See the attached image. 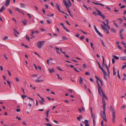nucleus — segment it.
I'll list each match as a JSON object with an SVG mask.
<instances>
[{"mask_svg": "<svg viewBox=\"0 0 126 126\" xmlns=\"http://www.w3.org/2000/svg\"><path fill=\"white\" fill-rule=\"evenodd\" d=\"M30 87H32V89H33L35 90L36 88V87L35 86H32V85H30Z\"/></svg>", "mask_w": 126, "mask_h": 126, "instance_id": "nucleus-39", "label": "nucleus"}, {"mask_svg": "<svg viewBox=\"0 0 126 126\" xmlns=\"http://www.w3.org/2000/svg\"><path fill=\"white\" fill-rule=\"evenodd\" d=\"M37 76V74L33 75H32L31 76L32 77H36Z\"/></svg>", "mask_w": 126, "mask_h": 126, "instance_id": "nucleus-61", "label": "nucleus"}, {"mask_svg": "<svg viewBox=\"0 0 126 126\" xmlns=\"http://www.w3.org/2000/svg\"><path fill=\"white\" fill-rule=\"evenodd\" d=\"M105 111H106L105 110L101 111L100 112V115L101 117L103 118L104 120L107 122V120L106 116Z\"/></svg>", "mask_w": 126, "mask_h": 126, "instance_id": "nucleus-3", "label": "nucleus"}, {"mask_svg": "<svg viewBox=\"0 0 126 126\" xmlns=\"http://www.w3.org/2000/svg\"><path fill=\"white\" fill-rule=\"evenodd\" d=\"M90 111H91V116L93 118V119H95V116L94 114H93V113L92 112V107H91L90 108Z\"/></svg>", "mask_w": 126, "mask_h": 126, "instance_id": "nucleus-7", "label": "nucleus"}, {"mask_svg": "<svg viewBox=\"0 0 126 126\" xmlns=\"http://www.w3.org/2000/svg\"><path fill=\"white\" fill-rule=\"evenodd\" d=\"M22 96L23 99L27 97V95H22Z\"/></svg>", "mask_w": 126, "mask_h": 126, "instance_id": "nucleus-35", "label": "nucleus"}, {"mask_svg": "<svg viewBox=\"0 0 126 126\" xmlns=\"http://www.w3.org/2000/svg\"><path fill=\"white\" fill-rule=\"evenodd\" d=\"M113 24L117 28L119 27V26L116 23L114 22V23Z\"/></svg>", "mask_w": 126, "mask_h": 126, "instance_id": "nucleus-33", "label": "nucleus"}, {"mask_svg": "<svg viewBox=\"0 0 126 126\" xmlns=\"http://www.w3.org/2000/svg\"><path fill=\"white\" fill-rule=\"evenodd\" d=\"M96 32L101 37L102 36V35L101 33L99 32L98 30Z\"/></svg>", "mask_w": 126, "mask_h": 126, "instance_id": "nucleus-20", "label": "nucleus"}, {"mask_svg": "<svg viewBox=\"0 0 126 126\" xmlns=\"http://www.w3.org/2000/svg\"><path fill=\"white\" fill-rule=\"evenodd\" d=\"M103 73L104 74V78L106 80H107V78L106 77V76L107 75V73L105 71V72H103Z\"/></svg>", "mask_w": 126, "mask_h": 126, "instance_id": "nucleus-16", "label": "nucleus"}, {"mask_svg": "<svg viewBox=\"0 0 126 126\" xmlns=\"http://www.w3.org/2000/svg\"><path fill=\"white\" fill-rule=\"evenodd\" d=\"M49 111H50L49 110H48L46 112V116H47V117H48V114H49Z\"/></svg>", "mask_w": 126, "mask_h": 126, "instance_id": "nucleus-25", "label": "nucleus"}, {"mask_svg": "<svg viewBox=\"0 0 126 126\" xmlns=\"http://www.w3.org/2000/svg\"><path fill=\"white\" fill-rule=\"evenodd\" d=\"M112 63H113L114 64L115 63V61L113 58H112Z\"/></svg>", "mask_w": 126, "mask_h": 126, "instance_id": "nucleus-49", "label": "nucleus"}, {"mask_svg": "<svg viewBox=\"0 0 126 126\" xmlns=\"http://www.w3.org/2000/svg\"><path fill=\"white\" fill-rule=\"evenodd\" d=\"M62 38L63 40H67L68 39V38L67 37L64 36L62 37Z\"/></svg>", "mask_w": 126, "mask_h": 126, "instance_id": "nucleus-36", "label": "nucleus"}, {"mask_svg": "<svg viewBox=\"0 0 126 126\" xmlns=\"http://www.w3.org/2000/svg\"><path fill=\"white\" fill-rule=\"evenodd\" d=\"M100 16H101L104 19L105 18L104 15L102 14Z\"/></svg>", "mask_w": 126, "mask_h": 126, "instance_id": "nucleus-58", "label": "nucleus"}, {"mask_svg": "<svg viewBox=\"0 0 126 126\" xmlns=\"http://www.w3.org/2000/svg\"><path fill=\"white\" fill-rule=\"evenodd\" d=\"M84 36H82V37H80L79 38L80 40H82L84 38Z\"/></svg>", "mask_w": 126, "mask_h": 126, "instance_id": "nucleus-52", "label": "nucleus"}, {"mask_svg": "<svg viewBox=\"0 0 126 126\" xmlns=\"http://www.w3.org/2000/svg\"><path fill=\"white\" fill-rule=\"evenodd\" d=\"M94 29H95V30L96 32L97 31H98V30L97 29V28H96V27L95 26V25H94Z\"/></svg>", "mask_w": 126, "mask_h": 126, "instance_id": "nucleus-42", "label": "nucleus"}, {"mask_svg": "<svg viewBox=\"0 0 126 126\" xmlns=\"http://www.w3.org/2000/svg\"><path fill=\"white\" fill-rule=\"evenodd\" d=\"M57 68L59 70L61 71H63V70L61 69L60 67H57Z\"/></svg>", "mask_w": 126, "mask_h": 126, "instance_id": "nucleus-57", "label": "nucleus"}, {"mask_svg": "<svg viewBox=\"0 0 126 126\" xmlns=\"http://www.w3.org/2000/svg\"><path fill=\"white\" fill-rule=\"evenodd\" d=\"M89 121L87 120H84V122H83V123L85 122L86 123H88Z\"/></svg>", "mask_w": 126, "mask_h": 126, "instance_id": "nucleus-60", "label": "nucleus"}, {"mask_svg": "<svg viewBox=\"0 0 126 126\" xmlns=\"http://www.w3.org/2000/svg\"><path fill=\"white\" fill-rule=\"evenodd\" d=\"M101 126H104V122L103 121V120H102L101 122Z\"/></svg>", "mask_w": 126, "mask_h": 126, "instance_id": "nucleus-62", "label": "nucleus"}, {"mask_svg": "<svg viewBox=\"0 0 126 126\" xmlns=\"http://www.w3.org/2000/svg\"><path fill=\"white\" fill-rule=\"evenodd\" d=\"M110 110L112 112V119L113 122L114 123H115L116 121L115 111L113 109L112 107L110 108Z\"/></svg>", "mask_w": 126, "mask_h": 126, "instance_id": "nucleus-2", "label": "nucleus"}, {"mask_svg": "<svg viewBox=\"0 0 126 126\" xmlns=\"http://www.w3.org/2000/svg\"><path fill=\"white\" fill-rule=\"evenodd\" d=\"M102 102L103 104L105 103L104 99L103 98H102Z\"/></svg>", "mask_w": 126, "mask_h": 126, "instance_id": "nucleus-55", "label": "nucleus"}, {"mask_svg": "<svg viewBox=\"0 0 126 126\" xmlns=\"http://www.w3.org/2000/svg\"><path fill=\"white\" fill-rule=\"evenodd\" d=\"M39 102L41 105H43L44 104V102L42 101H41L40 100H39Z\"/></svg>", "mask_w": 126, "mask_h": 126, "instance_id": "nucleus-28", "label": "nucleus"}, {"mask_svg": "<svg viewBox=\"0 0 126 126\" xmlns=\"http://www.w3.org/2000/svg\"><path fill=\"white\" fill-rule=\"evenodd\" d=\"M124 29H122L120 30V32H119V34H122L121 33L122 32L124 31Z\"/></svg>", "mask_w": 126, "mask_h": 126, "instance_id": "nucleus-43", "label": "nucleus"}, {"mask_svg": "<svg viewBox=\"0 0 126 126\" xmlns=\"http://www.w3.org/2000/svg\"><path fill=\"white\" fill-rule=\"evenodd\" d=\"M63 2L67 8H68L69 7L67 1L65 0H63Z\"/></svg>", "mask_w": 126, "mask_h": 126, "instance_id": "nucleus-6", "label": "nucleus"}, {"mask_svg": "<svg viewBox=\"0 0 126 126\" xmlns=\"http://www.w3.org/2000/svg\"><path fill=\"white\" fill-rule=\"evenodd\" d=\"M101 43H102V44L103 45V46L105 47H106V46L104 44V42L102 40H101Z\"/></svg>", "mask_w": 126, "mask_h": 126, "instance_id": "nucleus-41", "label": "nucleus"}, {"mask_svg": "<svg viewBox=\"0 0 126 126\" xmlns=\"http://www.w3.org/2000/svg\"><path fill=\"white\" fill-rule=\"evenodd\" d=\"M26 39H27L29 41H30V38L29 36H28L27 35H26Z\"/></svg>", "mask_w": 126, "mask_h": 126, "instance_id": "nucleus-30", "label": "nucleus"}, {"mask_svg": "<svg viewBox=\"0 0 126 126\" xmlns=\"http://www.w3.org/2000/svg\"><path fill=\"white\" fill-rule=\"evenodd\" d=\"M99 68L102 70V72L105 73V71L104 69L103 68L101 67V66L100 64L99 65Z\"/></svg>", "mask_w": 126, "mask_h": 126, "instance_id": "nucleus-14", "label": "nucleus"}, {"mask_svg": "<svg viewBox=\"0 0 126 126\" xmlns=\"http://www.w3.org/2000/svg\"><path fill=\"white\" fill-rule=\"evenodd\" d=\"M102 28L104 31H105L107 34H108L109 33V30L107 29L106 27H105L104 25L103 24H101Z\"/></svg>", "mask_w": 126, "mask_h": 126, "instance_id": "nucleus-5", "label": "nucleus"}, {"mask_svg": "<svg viewBox=\"0 0 126 126\" xmlns=\"http://www.w3.org/2000/svg\"><path fill=\"white\" fill-rule=\"evenodd\" d=\"M40 98H41V99H42V101L44 102H45V100L44 99V98L42 97H40Z\"/></svg>", "mask_w": 126, "mask_h": 126, "instance_id": "nucleus-48", "label": "nucleus"}, {"mask_svg": "<svg viewBox=\"0 0 126 126\" xmlns=\"http://www.w3.org/2000/svg\"><path fill=\"white\" fill-rule=\"evenodd\" d=\"M77 120L79 121H80V120L81 119H82V117L81 115H80L79 116V117H77Z\"/></svg>", "mask_w": 126, "mask_h": 126, "instance_id": "nucleus-21", "label": "nucleus"}, {"mask_svg": "<svg viewBox=\"0 0 126 126\" xmlns=\"http://www.w3.org/2000/svg\"><path fill=\"white\" fill-rule=\"evenodd\" d=\"M102 22L103 23V24H104V25L105 26H107L108 29H110V27L109 26V24H106L105 23V22L104 21H102Z\"/></svg>", "mask_w": 126, "mask_h": 126, "instance_id": "nucleus-11", "label": "nucleus"}, {"mask_svg": "<svg viewBox=\"0 0 126 126\" xmlns=\"http://www.w3.org/2000/svg\"><path fill=\"white\" fill-rule=\"evenodd\" d=\"M8 10L9 12L11 14H12V13H13L12 12L11 9H8Z\"/></svg>", "mask_w": 126, "mask_h": 126, "instance_id": "nucleus-47", "label": "nucleus"}, {"mask_svg": "<svg viewBox=\"0 0 126 126\" xmlns=\"http://www.w3.org/2000/svg\"><path fill=\"white\" fill-rule=\"evenodd\" d=\"M92 14H94V15H95L96 16H97V14L96 12L95 11L93 12L92 13Z\"/></svg>", "mask_w": 126, "mask_h": 126, "instance_id": "nucleus-63", "label": "nucleus"}, {"mask_svg": "<svg viewBox=\"0 0 126 126\" xmlns=\"http://www.w3.org/2000/svg\"><path fill=\"white\" fill-rule=\"evenodd\" d=\"M20 7H21L22 8H25V7L24 4L21 3H20Z\"/></svg>", "mask_w": 126, "mask_h": 126, "instance_id": "nucleus-19", "label": "nucleus"}, {"mask_svg": "<svg viewBox=\"0 0 126 126\" xmlns=\"http://www.w3.org/2000/svg\"><path fill=\"white\" fill-rule=\"evenodd\" d=\"M45 41L38 42L37 43V47L39 49H41Z\"/></svg>", "mask_w": 126, "mask_h": 126, "instance_id": "nucleus-4", "label": "nucleus"}, {"mask_svg": "<svg viewBox=\"0 0 126 126\" xmlns=\"http://www.w3.org/2000/svg\"><path fill=\"white\" fill-rule=\"evenodd\" d=\"M96 10L98 13V15L100 16L102 14L101 12L97 8L96 9Z\"/></svg>", "mask_w": 126, "mask_h": 126, "instance_id": "nucleus-15", "label": "nucleus"}, {"mask_svg": "<svg viewBox=\"0 0 126 126\" xmlns=\"http://www.w3.org/2000/svg\"><path fill=\"white\" fill-rule=\"evenodd\" d=\"M95 77L96 78L97 80V83L98 84V86H97V87L98 88V92L99 94L100 95H101V93H102L103 92V91H102V89L100 86L98 82V81L100 82L101 83V86H102L103 85V82L98 77H97L96 75L95 76Z\"/></svg>", "mask_w": 126, "mask_h": 126, "instance_id": "nucleus-1", "label": "nucleus"}, {"mask_svg": "<svg viewBox=\"0 0 126 126\" xmlns=\"http://www.w3.org/2000/svg\"><path fill=\"white\" fill-rule=\"evenodd\" d=\"M103 104V110L106 111V103Z\"/></svg>", "mask_w": 126, "mask_h": 126, "instance_id": "nucleus-23", "label": "nucleus"}, {"mask_svg": "<svg viewBox=\"0 0 126 126\" xmlns=\"http://www.w3.org/2000/svg\"><path fill=\"white\" fill-rule=\"evenodd\" d=\"M120 36L121 38L122 39H124V37L122 34H120Z\"/></svg>", "mask_w": 126, "mask_h": 126, "instance_id": "nucleus-45", "label": "nucleus"}, {"mask_svg": "<svg viewBox=\"0 0 126 126\" xmlns=\"http://www.w3.org/2000/svg\"><path fill=\"white\" fill-rule=\"evenodd\" d=\"M8 37L6 36H4V38H3V40H5L8 38Z\"/></svg>", "mask_w": 126, "mask_h": 126, "instance_id": "nucleus-38", "label": "nucleus"}, {"mask_svg": "<svg viewBox=\"0 0 126 126\" xmlns=\"http://www.w3.org/2000/svg\"><path fill=\"white\" fill-rule=\"evenodd\" d=\"M68 2L69 3L68 5H69V7L71 6V2L70 1V0H68Z\"/></svg>", "mask_w": 126, "mask_h": 126, "instance_id": "nucleus-34", "label": "nucleus"}, {"mask_svg": "<svg viewBox=\"0 0 126 126\" xmlns=\"http://www.w3.org/2000/svg\"><path fill=\"white\" fill-rule=\"evenodd\" d=\"M22 22L24 25H27V23L24 21L23 20L22 21Z\"/></svg>", "mask_w": 126, "mask_h": 126, "instance_id": "nucleus-37", "label": "nucleus"}, {"mask_svg": "<svg viewBox=\"0 0 126 126\" xmlns=\"http://www.w3.org/2000/svg\"><path fill=\"white\" fill-rule=\"evenodd\" d=\"M22 123L24 125H27V124H26L25 121H23L22 122Z\"/></svg>", "mask_w": 126, "mask_h": 126, "instance_id": "nucleus-64", "label": "nucleus"}, {"mask_svg": "<svg viewBox=\"0 0 126 126\" xmlns=\"http://www.w3.org/2000/svg\"><path fill=\"white\" fill-rule=\"evenodd\" d=\"M113 57L116 60H117L119 59V57L113 55Z\"/></svg>", "mask_w": 126, "mask_h": 126, "instance_id": "nucleus-22", "label": "nucleus"}, {"mask_svg": "<svg viewBox=\"0 0 126 126\" xmlns=\"http://www.w3.org/2000/svg\"><path fill=\"white\" fill-rule=\"evenodd\" d=\"M7 71L8 72V74L9 75L11 76V74L10 72L8 70H7Z\"/></svg>", "mask_w": 126, "mask_h": 126, "instance_id": "nucleus-54", "label": "nucleus"}, {"mask_svg": "<svg viewBox=\"0 0 126 126\" xmlns=\"http://www.w3.org/2000/svg\"><path fill=\"white\" fill-rule=\"evenodd\" d=\"M120 59L122 60H126V56H124L123 57H121L120 58Z\"/></svg>", "mask_w": 126, "mask_h": 126, "instance_id": "nucleus-12", "label": "nucleus"}, {"mask_svg": "<svg viewBox=\"0 0 126 126\" xmlns=\"http://www.w3.org/2000/svg\"><path fill=\"white\" fill-rule=\"evenodd\" d=\"M125 65H123L122 67V69L123 70L125 68H126V62L125 63Z\"/></svg>", "mask_w": 126, "mask_h": 126, "instance_id": "nucleus-26", "label": "nucleus"}, {"mask_svg": "<svg viewBox=\"0 0 126 126\" xmlns=\"http://www.w3.org/2000/svg\"><path fill=\"white\" fill-rule=\"evenodd\" d=\"M80 79L79 80V83L80 84H82V82L83 81V80L81 78H80Z\"/></svg>", "mask_w": 126, "mask_h": 126, "instance_id": "nucleus-24", "label": "nucleus"}, {"mask_svg": "<svg viewBox=\"0 0 126 126\" xmlns=\"http://www.w3.org/2000/svg\"><path fill=\"white\" fill-rule=\"evenodd\" d=\"M15 79L16 81L18 82L19 81V79L18 78H15Z\"/></svg>", "mask_w": 126, "mask_h": 126, "instance_id": "nucleus-59", "label": "nucleus"}, {"mask_svg": "<svg viewBox=\"0 0 126 126\" xmlns=\"http://www.w3.org/2000/svg\"><path fill=\"white\" fill-rule=\"evenodd\" d=\"M45 125L47 126H52V125L50 123L45 124Z\"/></svg>", "mask_w": 126, "mask_h": 126, "instance_id": "nucleus-32", "label": "nucleus"}, {"mask_svg": "<svg viewBox=\"0 0 126 126\" xmlns=\"http://www.w3.org/2000/svg\"><path fill=\"white\" fill-rule=\"evenodd\" d=\"M7 81L8 83V84H9V86H10V87H11V85H10V81L8 80H7Z\"/></svg>", "mask_w": 126, "mask_h": 126, "instance_id": "nucleus-56", "label": "nucleus"}, {"mask_svg": "<svg viewBox=\"0 0 126 126\" xmlns=\"http://www.w3.org/2000/svg\"><path fill=\"white\" fill-rule=\"evenodd\" d=\"M93 125L95 126L96 123V121L95 119H93Z\"/></svg>", "mask_w": 126, "mask_h": 126, "instance_id": "nucleus-29", "label": "nucleus"}, {"mask_svg": "<svg viewBox=\"0 0 126 126\" xmlns=\"http://www.w3.org/2000/svg\"><path fill=\"white\" fill-rule=\"evenodd\" d=\"M48 70L51 73H52V72H53L52 71V69H48Z\"/></svg>", "mask_w": 126, "mask_h": 126, "instance_id": "nucleus-50", "label": "nucleus"}, {"mask_svg": "<svg viewBox=\"0 0 126 126\" xmlns=\"http://www.w3.org/2000/svg\"><path fill=\"white\" fill-rule=\"evenodd\" d=\"M124 47L126 48V49L124 50L123 51L125 53V54H126V46H124Z\"/></svg>", "mask_w": 126, "mask_h": 126, "instance_id": "nucleus-53", "label": "nucleus"}, {"mask_svg": "<svg viewBox=\"0 0 126 126\" xmlns=\"http://www.w3.org/2000/svg\"><path fill=\"white\" fill-rule=\"evenodd\" d=\"M5 9L4 6H2L1 8L0 9V13L2 12Z\"/></svg>", "mask_w": 126, "mask_h": 126, "instance_id": "nucleus-13", "label": "nucleus"}, {"mask_svg": "<svg viewBox=\"0 0 126 126\" xmlns=\"http://www.w3.org/2000/svg\"><path fill=\"white\" fill-rule=\"evenodd\" d=\"M102 58H103V65L104 64V60L105 59L104 58L103 56L102 57Z\"/></svg>", "mask_w": 126, "mask_h": 126, "instance_id": "nucleus-44", "label": "nucleus"}, {"mask_svg": "<svg viewBox=\"0 0 126 126\" xmlns=\"http://www.w3.org/2000/svg\"><path fill=\"white\" fill-rule=\"evenodd\" d=\"M56 7H57V8L58 10L59 11H60V12H62L63 13H64L63 12H62L61 11V10L60 7V6H59V5L57 3H56Z\"/></svg>", "mask_w": 126, "mask_h": 126, "instance_id": "nucleus-9", "label": "nucleus"}, {"mask_svg": "<svg viewBox=\"0 0 126 126\" xmlns=\"http://www.w3.org/2000/svg\"><path fill=\"white\" fill-rule=\"evenodd\" d=\"M44 81L43 79H37L35 80V81L37 82H41L43 81Z\"/></svg>", "mask_w": 126, "mask_h": 126, "instance_id": "nucleus-17", "label": "nucleus"}, {"mask_svg": "<svg viewBox=\"0 0 126 126\" xmlns=\"http://www.w3.org/2000/svg\"><path fill=\"white\" fill-rule=\"evenodd\" d=\"M14 31L15 32L14 34L15 36L16 37H18V36L16 34V33L18 35H19V33L16 30V29H14Z\"/></svg>", "mask_w": 126, "mask_h": 126, "instance_id": "nucleus-8", "label": "nucleus"}, {"mask_svg": "<svg viewBox=\"0 0 126 126\" xmlns=\"http://www.w3.org/2000/svg\"><path fill=\"white\" fill-rule=\"evenodd\" d=\"M102 95L103 96V98H105L106 99H107V98L104 93L103 92L102 93Z\"/></svg>", "mask_w": 126, "mask_h": 126, "instance_id": "nucleus-18", "label": "nucleus"}, {"mask_svg": "<svg viewBox=\"0 0 126 126\" xmlns=\"http://www.w3.org/2000/svg\"><path fill=\"white\" fill-rule=\"evenodd\" d=\"M111 31L112 32H113L115 33H116V31L113 28L111 29Z\"/></svg>", "mask_w": 126, "mask_h": 126, "instance_id": "nucleus-31", "label": "nucleus"}, {"mask_svg": "<svg viewBox=\"0 0 126 126\" xmlns=\"http://www.w3.org/2000/svg\"><path fill=\"white\" fill-rule=\"evenodd\" d=\"M57 76L58 79L61 80H62V77H60L59 75L58 74H57Z\"/></svg>", "mask_w": 126, "mask_h": 126, "instance_id": "nucleus-27", "label": "nucleus"}, {"mask_svg": "<svg viewBox=\"0 0 126 126\" xmlns=\"http://www.w3.org/2000/svg\"><path fill=\"white\" fill-rule=\"evenodd\" d=\"M10 0H6V2L5 4V5L6 6H9L10 3Z\"/></svg>", "mask_w": 126, "mask_h": 126, "instance_id": "nucleus-10", "label": "nucleus"}, {"mask_svg": "<svg viewBox=\"0 0 126 126\" xmlns=\"http://www.w3.org/2000/svg\"><path fill=\"white\" fill-rule=\"evenodd\" d=\"M118 48L119 49H121V50L122 49V47L119 45H118Z\"/></svg>", "mask_w": 126, "mask_h": 126, "instance_id": "nucleus-46", "label": "nucleus"}, {"mask_svg": "<svg viewBox=\"0 0 126 126\" xmlns=\"http://www.w3.org/2000/svg\"><path fill=\"white\" fill-rule=\"evenodd\" d=\"M74 69L75 71L76 72H79V71H78L76 68H74Z\"/></svg>", "mask_w": 126, "mask_h": 126, "instance_id": "nucleus-51", "label": "nucleus"}, {"mask_svg": "<svg viewBox=\"0 0 126 126\" xmlns=\"http://www.w3.org/2000/svg\"><path fill=\"white\" fill-rule=\"evenodd\" d=\"M105 20L106 21L107 23V24H109V20L108 19H106Z\"/></svg>", "mask_w": 126, "mask_h": 126, "instance_id": "nucleus-40", "label": "nucleus"}]
</instances>
